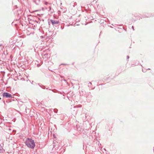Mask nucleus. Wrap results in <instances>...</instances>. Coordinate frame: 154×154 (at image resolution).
<instances>
[{
  "label": "nucleus",
  "instance_id": "f257e3e1",
  "mask_svg": "<svg viewBox=\"0 0 154 154\" xmlns=\"http://www.w3.org/2000/svg\"><path fill=\"white\" fill-rule=\"evenodd\" d=\"M25 143L28 147L31 149L33 148L35 146L34 141L30 138H27L26 141Z\"/></svg>",
  "mask_w": 154,
  "mask_h": 154
},
{
  "label": "nucleus",
  "instance_id": "f03ea898",
  "mask_svg": "<svg viewBox=\"0 0 154 154\" xmlns=\"http://www.w3.org/2000/svg\"><path fill=\"white\" fill-rule=\"evenodd\" d=\"M3 96L6 98L12 97L11 94L8 92H4L3 94Z\"/></svg>",
  "mask_w": 154,
  "mask_h": 154
},
{
  "label": "nucleus",
  "instance_id": "7ed1b4c3",
  "mask_svg": "<svg viewBox=\"0 0 154 154\" xmlns=\"http://www.w3.org/2000/svg\"><path fill=\"white\" fill-rule=\"evenodd\" d=\"M51 22L52 23L53 25L57 24H58L59 23L57 21H54L53 20H51Z\"/></svg>",
  "mask_w": 154,
  "mask_h": 154
},
{
  "label": "nucleus",
  "instance_id": "20e7f679",
  "mask_svg": "<svg viewBox=\"0 0 154 154\" xmlns=\"http://www.w3.org/2000/svg\"><path fill=\"white\" fill-rule=\"evenodd\" d=\"M128 58H129L128 56Z\"/></svg>",
  "mask_w": 154,
  "mask_h": 154
}]
</instances>
